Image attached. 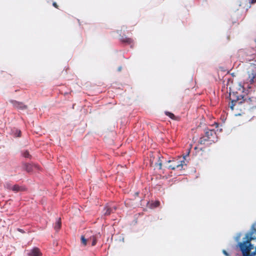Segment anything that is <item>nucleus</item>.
Returning <instances> with one entry per match:
<instances>
[{
  "mask_svg": "<svg viewBox=\"0 0 256 256\" xmlns=\"http://www.w3.org/2000/svg\"><path fill=\"white\" fill-rule=\"evenodd\" d=\"M243 241L237 244L236 247L242 252V256H254L256 255V247L254 251L250 254V252L254 249V245L250 242L253 239L252 238L251 234H246L242 238Z\"/></svg>",
  "mask_w": 256,
  "mask_h": 256,
  "instance_id": "obj_1",
  "label": "nucleus"
},
{
  "mask_svg": "<svg viewBox=\"0 0 256 256\" xmlns=\"http://www.w3.org/2000/svg\"><path fill=\"white\" fill-rule=\"evenodd\" d=\"M217 140V138L215 136V132L213 130H208L206 132L205 136L201 140V142H204L205 141H210L215 142Z\"/></svg>",
  "mask_w": 256,
  "mask_h": 256,
  "instance_id": "obj_2",
  "label": "nucleus"
},
{
  "mask_svg": "<svg viewBox=\"0 0 256 256\" xmlns=\"http://www.w3.org/2000/svg\"><path fill=\"white\" fill-rule=\"evenodd\" d=\"M186 156H183L184 160L180 161V164H178L176 166H168V168H171L172 170H175L176 168H182L183 166H186V164L185 162V160L186 159Z\"/></svg>",
  "mask_w": 256,
  "mask_h": 256,
  "instance_id": "obj_3",
  "label": "nucleus"
},
{
  "mask_svg": "<svg viewBox=\"0 0 256 256\" xmlns=\"http://www.w3.org/2000/svg\"><path fill=\"white\" fill-rule=\"evenodd\" d=\"M42 254L40 250L37 248H34L28 251L29 256H40Z\"/></svg>",
  "mask_w": 256,
  "mask_h": 256,
  "instance_id": "obj_4",
  "label": "nucleus"
},
{
  "mask_svg": "<svg viewBox=\"0 0 256 256\" xmlns=\"http://www.w3.org/2000/svg\"><path fill=\"white\" fill-rule=\"evenodd\" d=\"M160 205V202L158 201L152 202L148 203V206L150 208H154Z\"/></svg>",
  "mask_w": 256,
  "mask_h": 256,
  "instance_id": "obj_5",
  "label": "nucleus"
},
{
  "mask_svg": "<svg viewBox=\"0 0 256 256\" xmlns=\"http://www.w3.org/2000/svg\"><path fill=\"white\" fill-rule=\"evenodd\" d=\"M242 234L240 232L237 233L236 236H234V240L236 242H237V244L238 242H242L240 240H242L241 238Z\"/></svg>",
  "mask_w": 256,
  "mask_h": 256,
  "instance_id": "obj_6",
  "label": "nucleus"
},
{
  "mask_svg": "<svg viewBox=\"0 0 256 256\" xmlns=\"http://www.w3.org/2000/svg\"><path fill=\"white\" fill-rule=\"evenodd\" d=\"M60 220H58L57 222H56V226H55V228L56 229H59L60 226Z\"/></svg>",
  "mask_w": 256,
  "mask_h": 256,
  "instance_id": "obj_7",
  "label": "nucleus"
},
{
  "mask_svg": "<svg viewBox=\"0 0 256 256\" xmlns=\"http://www.w3.org/2000/svg\"><path fill=\"white\" fill-rule=\"evenodd\" d=\"M166 114L170 118H171L172 119H174L175 118V116H174V114L170 112H166Z\"/></svg>",
  "mask_w": 256,
  "mask_h": 256,
  "instance_id": "obj_8",
  "label": "nucleus"
},
{
  "mask_svg": "<svg viewBox=\"0 0 256 256\" xmlns=\"http://www.w3.org/2000/svg\"><path fill=\"white\" fill-rule=\"evenodd\" d=\"M81 240H82V244L84 246H86V244L87 240L84 238V236H82V237H81Z\"/></svg>",
  "mask_w": 256,
  "mask_h": 256,
  "instance_id": "obj_9",
  "label": "nucleus"
},
{
  "mask_svg": "<svg viewBox=\"0 0 256 256\" xmlns=\"http://www.w3.org/2000/svg\"><path fill=\"white\" fill-rule=\"evenodd\" d=\"M162 166V162L160 160H159L158 162L156 164V166L159 169H161Z\"/></svg>",
  "mask_w": 256,
  "mask_h": 256,
  "instance_id": "obj_10",
  "label": "nucleus"
},
{
  "mask_svg": "<svg viewBox=\"0 0 256 256\" xmlns=\"http://www.w3.org/2000/svg\"><path fill=\"white\" fill-rule=\"evenodd\" d=\"M90 238L92 240V245L94 246L96 244V238L94 236L90 237Z\"/></svg>",
  "mask_w": 256,
  "mask_h": 256,
  "instance_id": "obj_11",
  "label": "nucleus"
},
{
  "mask_svg": "<svg viewBox=\"0 0 256 256\" xmlns=\"http://www.w3.org/2000/svg\"><path fill=\"white\" fill-rule=\"evenodd\" d=\"M222 252H223V254H225L226 256H228V252H227L225 250H222Z\"/></svg>",
  "mask_w": 256,
  "mask_h": 256,
  "instance_id": "obj_12",
  "label": "nucleus"
},
{
  "mask_svg": "<svg viewBox=\"0 0 256 256\" xmlns=\"http://www.w3.org/2000/svg\"><path fill=\"white\" fill-rule=\"evenodd\" d=\"M256 2V0H252L251 3L253 4Z\"/></svg>",
  "mask_w": 256,
  "mask_h": 256,
  "instance_id": "obj_13",
  "label": "nucleus"
},
{
  "mask_svg": "<svg viewBox=\"0 0 256 256\" xmlns=\"http://www.w3.org/2000/svg\"><path fill=\"white\" fill-rule=\"evenodd\" d=\"M214 126H216V128H218V124L217 123H215L214 124Z\"/></svg>",
  "mask_w": 256,
  "mask_h": 256,
  "instance_id": "obj_14",
  "label": "nucleus"
},
{
  "mask_svg": "<svg viewBox=\"0 0 256 256\" xmlns=\"http://www.w3.org/2000/svg\"><path fill=\"white\" fill-rule=\"evenodd\" d=\"M18 136H20V131H18Z\"/></svg>",
  "mask_w": 256,
  "mask_h": 256,
  "instance_id": "obj_15",
  "label": "nucleus"
},
{
  "mask_svg": "<svg viewBox=\"0 0 256 256\" xmlns=\"http://www.w3.org/2000/svg\"><path fill=\"white\" fill-rule=\"evenodd\" d=\"M53 5H54L55 7H56V4L55 2H54V3L53 4Z\"/></svg>",
  "mask_w": 256,
  "mask_h": 256,
  "instance_id": "obj_16",
  "label": "nucleus"
},
{
  "mask_svg": "<svg viewBox=\"0 0 256 256\" xmlns=\"http://www.w3.org/2000/svg\"><path fill=\"white\" fill-rule=\"evenodd\" d=\"M230 108H231L232 110H233L234 109V105L232 106H230Z\"/></svg>",
  "mask_w": 256,
  "mask_h": 256,
  "instance_id": "obj_17",
  "label": "nucleus"
},
{
  "mask_svg": "<svg viewBox=\"0 0 256 256\" xmlns=\"http://www.w3.org/2000/svg\"><path fill=\"white\" fill-rule=\"evenodd\" d=\"M109 214L108 212H106V214Z\"/></svg>",
  "mask_w": 256,
  "mask_h": 256,
  "instance_id": "obj_18",
  "label": "nucleus"
},
{
  "mask_svg": "<svg viewBox=\"0 0 256 256\" xmlns=\"http://www.w3.org/2000/svg\"><path fill=\"white\" fill-rule=\"evenodd\" d=\"M171 162L170 160H168V162Z\"/></svg>",
  "mask_w": 256,
  "mask_h": 256,
  "instance_id": "obj_19",
  "label": "nucleus"
}]
</instances>
